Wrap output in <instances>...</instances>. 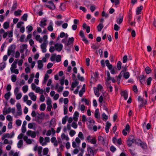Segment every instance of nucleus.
Instances as JSON below:
<instances>
[{
    "label": "nucleus",
    "instance_id": "1",
    "mask_svg": "<svg viewBox=\"0 0 156 156\" xmlns=\"http://www.w3.org/2000/svg\"><path fill=\"white\" fill-rule=\"evenodd\" d=\"M16 48V46L14 44H12L9 48L8 50L7 55L9 56L11 55V53H13L12 55L14 56L15 54V49Z\"/></svg>",
    "mask_w": 156,
    "mask_h": 156
},
{
    "label": "nucleus",
    "instance_id": "2",
    "mask_svg": "<svg viewBox=\"0 0 156 156\" xmlns=\"http://www.w3.org/2000/svg\"><path fill=\"white\" fill-rule=\"evenodd\" d=\"M134 136L133 135H131L129 136L126 142L127 144L129 147H130L134 143Z\"/></svg>",
    "mask_w": 156,
    "mask_h": 156
},
{
    "label": "nucleus",
    "instance_id": "3",
    "mask_svg": "<svg viewBox=\"0 0 156 156\" xmlns=\"http://www.w3.org/2000/svg\"><path fill=\"white\" fill-rule=\"evenodd\" d=\"M47 3L49 5H45V6L47 8L51 10L55 9V6L53 2L51 1H48Z\"/></svg>",
    "mask_w": 156,
    "mask_h": 156
},
{
    "label": "nucleus",
    "instance_id": "4",
    "mask_svg": "<svg viewBox=\"0 0 156 156\" xmlns=\"http://www.w3.org/2000/svg\"><path fill=\"white\" fill-rule=\"evenodd\" d=\"M87 151L88 154H87V156H94V151L92 149L91 147L89 146L87 148Z\"/></svg>",
    "mask_w": 156,
    "mask_h": 156
},
{
    "label": "nucleus",
    "instance_id": "5",
    "mask_svg": "<svg viewBox=\"0 0 156 156\" xmlns=\"http://www.w3.org/2000/svg\"><path fill=\"white\" fill-rule=\"evenodd\" d=\"M17 5L18 3L17 1H16V0H14L13 1V5L11 7V12H12L14 10L16 9L17 7Z\"/></svg>",
    "mask_w": 156,
    "mask_h": 156
},
{
    "label": "nucleus",
    "instance_id": "6",
    "mask_svg": "<svg viewBox=\"0 0 156 156\" xmlns=\"http://www.w3.org/2000/svg\"><path fill=\"white\" fill-rule=\"evenodd\" d=\"M27 134L28 136H31L32 138H34L36 136V133L35 132H32L31 130H28L27 132Z\"/></svg>",
    "mask_w": 156,
    "mask_h": 156
},
{
    "label": "nucleus",
    "instance_id": "7",
    "mask_svg": "<svg viewBox=\"0 0 156 156\" xmlns=\"http://www.w3.org/2000/svg\"><path fill=\"white\" fill-rule=\"evenodd\" d=\"M55 49L58 51H61L62 49L63 46L61 44H58L57 43L55 44Z\"/></svg>",
    "mask_w": 156,
    "mask_h": 156
},
{
    "label": "nucleus",
    "instance_id": "8",
    "mask_svg": "<svg viewBox=\"0 0 156 156\" xmlns=\"http://www.w3.org/2000/svg\"><path fill=\"white\" fill-rule=\"evenodd\" d=\"M47 21V20L45 19L44 18L41 21L39 26L41 27H44L45 26L47 25L46 23Z\"/></svg>",
    "mask_w": 156,
    "mask_h": 156
},
{
    "label": "nucleus",
    "instance_id": "9",
    "mask_svg": "<svg viewBox=\"0 0 156 156\" xmlns=\"http://www.w3.org/2000/svg\"><path fill=\"white\" fill-rule=\"evenodd\" d=\"M123 19V16L122 14L120 13L119 14V18L117 19L116 22L119 25L122 22Z\"/></svg>",
    "mask_w": 156,
    "mask_h": 156
},
{
    "label": "nucleus",
    "instance_id": "10",
    "mask_svg": "<svg viewBox=\"0 0 156 156\" xmlns=\"http://www.w3.org/2000/svg\"><path fill=\"white\" fill-rule=\"evenodd\" d=\"M78 84V82L77 80H75L74 82L72 83L71 87L70 88V90L73 91L74 90V88Z\"/></svg>",
    "mask_w": 156,
    "mask_h": 156
},
{
    "label": "nucleus",
    "instance_id": "11",
    "mask_svg": "<svg viewBox=\"0 0 156 156\" xmlns=\"http://www.w3.org/2000/svg\"><path fill=\"white\" fill-rule=\"evenodd\" d=\"M139 81L141 84H144L145 82V77L143 75H141L139 77Z\"/></svg>",
    "mask_w": 156,
    "mask_h": 156
},
{
    "label": "nucleus",
    "instance_id": "12",
    "mask_svg": "<svg viewBox=\"0 0 156 156\" xmlns=\"http://www.w3.org/2000/svg\"><path fill=\"white\" fill-rule=\"evenodd\" d=\"M79 115V113L78 112L76 111L75 112L73 117V119L75 121H77Z\"/></svg>",
    "mask_w": 156,
    "mask_h": 156
},
{
    "label": "nucleus",
    "instance_id": "13",
    "mask_svg": "<svg viewBox=\"0 0 156 156\" xmlns=\"http://www.w3.org/2000/svg\"><path fill=\"white\" fill-rule=\"evenodd\" d=\"M38 68L39 69H41L43 66L42 60H39L37 61Z\"/></svg>",
    "mask_w": 156,
    "mask_h": 156
},
{
    "label": "nucleus",
    "instance_id": "14",
    "mask_svg": "<svg viewBox=\"0 0 156 156\" xmlns=\"http://www.w3.org/2000/svg\"><path fill=\"white\" fill-rule=\"evenodd\" d=\"M94 116L97 119L100 118V114H99V110L98 108L95 110Z\"/></svg>",
    "mask_w": 156,
    "mask_h": 156
},
{
    "label": "nucleus",
    "instance_id": "15",
    "mask_svg": "<svg viewBox=\"0 0 156 156\" xmlns=\"http://www.w3.org/2000/svg\"><path fill=\"white\" fill-rule=\"evenodd\" d=\"M143 9V6L142 5L140 6L137 8L136 11V14L137 15L140 14L141 13V11Z\"/></svg>",
    "mask_w": 156,
    "mask_h": 156
},
{
    "label": "nucleus",
    "instance_id": "16",
    "mask_svg": "<svg viewBox=\"0 0 156 156\" xmlns=\"http://www.w3.org/2000/svg\"><path fill=\"white\" fill-rule=\"evenodd\" d=\"M53 23L51 21L49 23V25L47 27L48 30L50 31H52L53 30V28L52 27Z\"/></svg>",
    "mask_w": 156,
    "mask_h": 156
},
{
    "label": "nucleus",
    "instance_id": "17",
    "mask_svg": "<svg viewBox=\"0 0 156 156\" xmlns=\"http://www.w3.org/2000/svg\"><path fill=\"white\" fill-rule=\"evenodd\" d=\"M121 95L123 96L125 100H127L128 98V94L125 91H122L121 92Z\"/></svg>",
    "mask_w": 156,
    "mask_h": 156
},
{
    "label": "nucleus",
    "instance_id": "18",
    "mask_svg": "<svg viewBox=\"0 0 156 156\" xmlns=\"http://www.w3.org/2000/svg\"><path fill=\"white\" fill-rule=\"evenodd\" d=\"M5 137H6V138H12L14 136V133L13 131H12V134L11 135L8 133H6L5 134Z\"/></svg>",
    "mask_w": 156,
    "mask_h": 156
},
{
    "label": "nucleus",
    "instance_id": "19",
    "mask_svg": "<svg viewBox=\"0 0 156 156\" xmlns=\"http://www.w3.org/2000/svg\"><path fill=\"white\" fill-rule=\"evenodd\" d=\"M34 78V74L32 73L30 75V77L28 80V83L30 84L31 83L33 79V78Z\"/></svg>",
    "mask_w": 156,
    "mask_h": 156
},
{
    "label": "nucleus",
    "instance_id": "20",
    "mask_svg": "<svg viewBox=\"0 0 156 156\" xmlns=\"http://www.w3.org/2000/svg\"><path fill=\"white\" fill-rule=\"evenodd\" d=\"M145 71L146 74H148L151 72L152 70L149 66H147L145 68Z\"/></svg>",
    "mask_w": 156,
    "mask_h": 156
},
{
    "label": "nucleus",
    "instance_id": "21",
    "mask_svg": "<svg viewBox=\"0 0 156 156\" xmlns=\"http://www.w3.org/2000/svg\"><path fill=\"white\" fill-rule=\"evenodd\" d=\"M12 111V109L10 107H9L8 109H6L5 110L3 111V114L4 115H6L7 114H8L11 112Z\"/></svg>",
    "mask_w": 156,
    "mask_h": 156
},
{
    "label": "nucleus",
    "instance_id": "22",
    "mask_svg": "<svg viewBox=\"0 0 156 156\" xmlns=\"http://www.w3.org/2000/svg\"><path fill=\"white\" fill-rule=\"evenodd\" d=\"M94 76L95 77H93L92 76H91V79H93L94 80H95V81L97 80V79L98 78L99 73L98 72H95L94 73Z\"/></svg>",
    "mask_w": 156,
    "mask_h": 156
},
{
    "label": "nucleus",
    "instance_id": "23",
    "mask_svg": "<svg viewBox=\"0 0 156 156\" xmlns=\"http://www.w3.org/2000/svg\"><path fill=\"white\" fill-rule=\"evenodd\" d=\"M22 11L20 9H18L17 11H15L14 12V14L16 16H20Z\"/></svg>",
    "mask_w": 156,
    "mask_h": 156
},
{
    "label": "nucleus",
    "instance_id": "24",
    "mask_svg": "<svg viewBox=\"0 0 156 156\" xmlns=\"http://www.w3.org/2000/svg\"><path fill=\"white\" fill-rule=\"evenodd\" d=\"M42 117L40 116H37L36 117L35 120L38 123H40L42 122V120L40 119H41Z\"/></svg>",
    "mask_w": 156,
    "mask_h": 156
},
{
    "label": "nucleus",
    "instance_id": "25",
    "mask_svg": "<svg viewBox=\"0 0 156 156\" xmlns=\"http://www.w3.org/2000/svg\"><path fill=\"white\" fill-rule=\"evenodd\" d=\"M104 26L103 23H100L97 26V28L98 31H100L103 28Z\"/></svg>",
    "mask_w": 156,
    "mask_h": 156
},
{
    "label": "nucleus",
    "instance_id": "26",
    "mask_svg": "<svg viewBox=\"0 0 156 156\" xmlns=\"http://www.w3.org/2000/svg\"><path fill=\"white\" fill-rule=\"evenodd\" d=\"M68 119V116L67 115H66L65 117L62 118V123L63 124H65Z\"/></svg>",
    "mask_w": 156,
    "mask_h": 156
},
{
    "label": "nucleus",
    "instance_id": "27",
    "mask_svg": "<svg viewBox=\"0 0 156 156\" xmlns=\"http://www.w3.org/2000/svg\"><path fill=\"white\" fill-rule=\"evenodd\" d=\"M74 41V38L73 37H69V45L72 44V46L73 45V43Z\"/></svg>",
    "mask_w": 156,
    "mask_h": 156
},
{
    "label": "nucleus",
    "instance_id": "28",
    "mask_svg": "<svg viewBox=\"0 0 156 156\" xmlns=\"http://www.w3.org/2000/svg\"><path fill=\"white\" fill-rule=\"evenodd\" d=\"M94 93H95V94L97 97H98L100 95L99 90L98 89H97V88L95 87H94Z\"/></svg>",
    "mask_w": 156,
    "mask_h": 156
},
{
    "label": "nucleus",
    "instance_id": "29",
    "mask_svg": "<svg viewBox=\"0 0 156 156\" xmlns=\"http://www.w3.org/2000/svg\"><path fill=\"white\" fill-rule=\"evenodd\" d=\"M6 66L5 62H2L0 63V70H3L5 67Z\"/></svg>",
    "mask_w": 156,
    "mask_h": 156
},
{
    "label": "nucleus",
    "instance_id": "30",
    "mask_svg": "<svg viewBox=\"0 0 156 156\" xmlns=\"http://www.w3.org/2000/svg\"><path fill=\"white\" fill-rule=\"evenodd\" d=\"M68 37V34H66V37L65 38L62 40V42L64 44H66L67 46L68 45V41L66 43L67 41V38Z\"/></svg>",
    "mask_w": 156,
    "mask_h": 156
},
{
    "label": "nucleus",
    "instance_id": "31",
    "mask_svg": "<svg viewBox=\"0 0 156 156\" xmlns=\"http://www.w3.org/2000/svg\"><path fill=\"white\" fill-rule=\"evenodd\" d=\"M62 139L63 140H66L67 141L68 140V136H66L64 133H62L61 136Z\"/></svg>",
    "mask_w": 156,
    "mask_h": 156
},
{
    "label": "nucleus",
    "instance_id": "32",
    "mask_svg": "<svg viewBox=\"0 0 156 156\" xmlns=\"http://www.w3.org/2000/svg\"><path fill=\"white\" fill-rule=\"evenodd\" d=\"M46 107V105L44 103L41 104L40 108V110L41 111H44L45 110Z\"/></svg>",
    "mask_w": 156,
    "mask_h": 156
},
{
    "label": "nucleus",
    "instance_id": "33",
    "mask_svg": "<svg viewBox=\"0 0 156 156\" xmlns=\"http://www.w3.org/2000/svg\"><path fill=\"white\" fill-rule=\"evenodd\" d=\"M43 138L42 136H40V137H39V142L43 146L45 145L46 144V143L45 142H44L42 143V142H43Z\"/></svg>",
    "mask_w": 156,
    "mask_h": 156
},
{
    "label": "nucleus",
    "instance_id": "34",
    "mask_svg": "<svg viewBox=\"0 0 156 156\" xmlns=\"http://www.w3.org/2000/svg\"><path fill=\"white\" fill-rule=\"evenodd\" d=\"M10 95V92H9L5 94L4 97L6 100H8L9 99Z\"/></svg>",
    "mask_w": 156,
    "mask_h": 156
},
{
    "label": "nucleus",
    "instance_id": "35",
    "mask_svg": "<svg viewBox=\"0 0 156 156\" xmlns=\"http://www.w3.org/2000/svg\"><path fill=\"white\" fill-rule=\"evenodd\" d=\"M141 142L142 141L140 139H135V137H134V142L135 144L139 145L140 144Z\"/></svg>",
    "mask_w": 156,
    "mask_h": 156
},
{
    "label": "nucleus",
    "instance_id": "36",
    "mask_svg": "<svg viewBox=\"0 0 156 156\" xmlns=\"http://www.w3.org/2000/svg\"><path fill=\"white\" fill-rule=\"evenodd\" d=\"M140 145L141 147L144 149H146L147 147V146L146 144L142 142V141Z\"/></svg>",
    "mask_w": 156,
    "mask_h": 156
},
{
    "label": "nucleus",
    "instance_id": "37",
    "mask_svg": "<svg viewBox=\"0 0 156 156\" xmlns=\"http://www.w3.org/2000/svg\"><path fill=\"white\" fill-rule=\"evenodd\" d=\"M102 119L104 121H106L108 119V116L104 113H103L102 115Z\"/></svg>",
    "mask_w": 156,
    "mask_h": 156
},
{
    "label": "nucleus",
    "instance_id": "38",
    "mask_svg": "<svg viewBox=\"0 0 156 156\" xmlns=\"http://www.w3.org/2000/svg\"><path fill=\"white\" fill-rule=\"evenodd\" d=\"M9 26V23L7 22H5L3 24V27L6 29L8 28Z\"/></svg>",
    "mask_w": 156,
    "mask_h": 156
},
{
    "label": "nucleus",
    "instance_id": "39",
    "mask_svg": "<svg viewBox=\"0 0 156 156\" xmlns=\"http://www.w3.org/2000/svg\"><path fill=\"white\" fill-rule=\"evenodd\" d=\"M23 145V141L22 140H20L17 143V147L19 148H20Z\"/></svg>",
    "mask_w": 156,
    "mask_h": 156
},
{
    "label": "nucleus",
    "instance_id": "40",
    "mask_svg": "<svg viewBox=\"0 0 156 156\" xmlns=\"http://www.w3.org/2000/svg\"><path fill=\"white\" fill-rule=\"evenodd\" d=\"M130 76L128 72H126L123 74V77L126 79H128Z\"/></svg>",
    "mask_w": 156,
    "mask_h": 156
},
{
    "label": "nucleus",
    "instance_id": "41",
    "mask_svg": "<svg viewBox=\"0 0 156 156\" xmlns=\"http://www.w3.org/2000/svg\"><path fill=\"white\" fill-rule=\"evenodd\" d=\"M27 13L24 14L21 17V19L24 21H26L27 20Z\"/></svg>",
    "mask_w": 156,
    "mask_h": 156
},
{
    "label": "nucleus",
    "instance_id": "42",
    "mask_svg": "<svg viewBox=\"0 0 156 156\" xmlns=\"http://www.w3.org/2000/svg\"><path fill=\"white\" fill-rule=\"evenodd\" d=\"M122 63L120 61H119L117 64V66L119 70H120L121 69Z\"/></svg>",
    "mask_w": 156,
    "mask_h": 156
},
{
    "label": "nucleus",
    "instance_id": "43",
    "mask_svg": "<svg viewBox=\"0 0 156 156\" xmlns=\"http://www.w3.org/2000/svg\"><path fill=\"white\" fill-rule=\"evenodd\" d=\"M16 80V75L13 74L11 76V80L12 82H15Z\"/></svg>",
    "mask_w": 156,
    "mask_h": 156
},
{
    "label": "nucleus",
    "instance_id": "44",
    "mask_svg": "<svg viewBox=\"0 0 156 156\" xmlns=\"http://www.w3.org/2000/svg\"><path fill=\"white\" fill-rule=\"evenodd\" d=\"M28 87L27 85H25L23 87L22 89L24 93L27 92L28 90Z\"/></svg>",
    "mask_w": 156,
    "mask_h": 156
},
{
    "label": "nucleus",
    "instance_id": "45",
    "mask_svg": "<svg viewBox=\"0 0 156 156\" xmlns=\"http://www.w3.org/2000/svg\"><path fill=\"white\" fill-rule=\"evenodd\" d=\"M76 134V132L73 130H71L69 132V134L71 137L73 136Z\"/></svg>",
    "mask_w": 156,
    "mask_h": 156
},
{
    "label": "nucleus",
    "instance_id": "46",
    "mask_svg": "<svg viewBox=\"0 0 156 156\" xmlns=\"http://www.w3.org/2000/svg\"><path fill=\"white\" fill-rule=\"evenodd\" d=\"M48 152V148H44L43 151V154L44 155H47Z\"/></svg>",
    "mask_w": 156,
    "mask_h": 156
},
{
    "label": "nucleus",
    "instance_id": "47",
    "mask_svg": "<svg viewBox=\"0 0 156 156\" xmlns=\"http://www.w3.org/2000/svg\"><path fill=\"white\" fill-rule=\"evenodd\" d=\"M71 126L74 129H76L77 127V124L76 122H73L71 125Z\"/></svg>",
    "mask_w": 156,
    "mask_h": 156
},
{
    "label": "nucleus",
    "instance_id": "48",
    "mask_svg": "<svg viewBox=\"0 0 156 156\" xmlns=\"http://www.w3.org/2000/svg\"><path fill=\"white\" fill-rule=\"evenodd\" d=\"M97 142V140L95 137L93 138L90 141V142L93 144H95Z\"/></svg>",
    "mask_w": 156,
    "mask_h": 156
},
{
    "label": "nucleus",
    "instance_id": "49",
    "mask_svg": "<svg viewBox=\"0 0 156 156\" xmlns=\"http://www.w3.org/2000/svg\"><path fill=\"white\" fill-rule=\"evenodd\" d=\"M77 77L78 79L81 81H83L84 80V77L83 76H81L79 74L77 75Z\"/></svg>",
    "mask_w": 156,
    "mask_h": 156
},
{
    "label": "nucleus",
    "instance_id": "50",
    "mask_svg": "<svg viewBox=\"0 0 156 156\" xmlns=\"http://www.w3.org/2000/svg\"><path fill=\"white\" fill-rule=\"evenodd\" d=\"M107 76L108 78L106 80V81L108 82L110 80H111L112 79V77L110 76V74L109 71L107 72Z\"/></svg>",
    "mask_w": 156,
    "mask_h": 156
},
{
    "label": "nucleus",
    "instance_id": "51",
    "mask_svg": "<svg viewBox=\"0 0 156 156\" xmlns=\"http://www.w3.org/2000/svg\"><path fill=\"white\" fill-rule=\"evenodd\" d=\"M152 80V78L151 77H149L147 80V85H149L151 84V82Z\"/></svg>",
    "mask_w": 156,
    "mask_h": 156
},
{
    "label": "nucleus",
    "instance_id": "52",
    "mask_svg": "<svg viewBox=\"0 0 156 156\" xmlns=\"http://www.w3.org/2000/svg\"><path fill=\"white\" fill-rule=\"evenodd\" d=\"M56 60L57 62H59L61 60V56L60 55H58L56 57Z\"/></svg>",
    "mask_w": 156,
    "mask_h": 156
},
{
    "label": "nucleus",
    "instance_id": "53",
    "mask_svg": "<svg viewBox=\"0 0 156 156\" xmlns=\"http://www.w3.org/2000/svg\"><path fill=\"white\" fill-rule=\"evenodd\" d=\"M56 57V54H53L52 55L51 58L50 60H51L52 61H55V58Z\"/></svg>",
    "mask_w": 156,
    "mask_h": 156
},
{
    "label": "nucleus",
    "instance_id": "54",
    "mask_svg": "<svg viewBox=\"0 0 156 156\" xmlns=\"http://www.w3.org/2000/svg\"><path fill=\"white\" fill-rule=\"evenodd\" d=\"M63 22L62 21H58L55 22V24L57 26H60Z\"/></svg>",
    "mask_w": 156,
    "mask_h": 156
},
{
    "label": "nucleus",
    "instance_id": "55",
    "mask_svg": "<svg viewBox=\"0 0 156 156\" xmlns=\"http://www.w3.org/2000/svg\"><path fill=\"white\" fill-rule=\"evenodd\" d=\"M26 28L27 29L29 33L31 31L33 30V27L32 26H27Z\"/></svg>",
    "mask_w": 156,
    "mask_h": 156
},
{
    "label": "nucleus",
    "instance_id": "56",
    "mask_svg": "<svg viewBox=\"0 0 156 156\" xmlns=\"http://www.w3.org/2000/svg\"><path fill=\"white\" fill-rule=\"evenodd\" d=\"M133 90L136 93H137L138 90L136 85H134L133 86Z\"/></svg>",
    "mask_w": 156,
    "mask_h": 156
},
{
    "label": "nucleus",
    "instance_id": "57",
    "mask_svg": "<svg viewBox=\"0 0 156 156\" xmlns=\"http://www.w3.org/2000/svg\"><path fill=\"white\" fill-rule=\"evenodd\" d=\"M11 71L12 73H14L16 74H18L19 73V70L17 69H11Z\"/></svg>",
    "mask_w": 156,
    "mask_h": 156
},
{
    "label": "nucleus",
    "instance_id": "58",
    "mask_svg": "<svg viewBox=\"0 0 156 156\" xmlns=\"http://www.w3.org/2000/svg\"><path fill=\"white\" fill-rule=\"evenodd\" d=\"M21 123L22 122L20 120L17 119L16 121V124L18 126H20L21 125Z\"/></svg>",
    "mask_w": 156,
    "mask_h": 156
},
{
    "label": "nucleus",
    "instance_id": "59",
    "mask_svg": "<svg viewBox=\"0 0 156 156\" xmlns=\"http://www.w3.org/2000/svg\"><path fill=\"white\" fill-rule=\"evenodd\" d=\"M46 104L48 105H51V101L50 98H48V100L47 101Z\"/></svg>",
    "mask_w": 156,
    "mask_h": 156
},
{
    "label": "nucleus",
    "instance_id": "60",
    "mask_svg": "<svg viewBox=\"0 0 156 156\" xmlns=\"http://www.w3.org/2000/svg\"><path fill=\"white\" fill-rule=\"evenodd\" d=\"M42 150V147L41 146H39L37 148L38 154H41Z\"/></svg>",
    "mask_w": 156,
    "mask_h": 156
},
{
    "label": "nucleus",
    "instance_id": "61",
    "mask_svg": "<svg viewBox=\"0 0 156 156\" xmlns=\"http://www.w3.org/2000/svg\"><path fill=\"white\" fill-rule=\"evenodd\" d=\"M98 140L99 142H104V139L102 136H99L98 137Z\"/></svg>",
    "mask_w": 156,
    "mask_h": 156
},
{
    "label": "nucleus",
    "instance_id": "62",
    "mask_svg": "<svg viewBox=\"0 0 156 156\" xmlns=\"http://www.w3.org/2000/svg\"><path fill=\"white\" fill-rule=\"evenodd\" d=\"M24 24V22L20 21L19 22L17 25V28H20L22 26V25Z\"/></svg>",
    "mask_w": 156,
    "mask_h": 156
},
{
    "label": "nucleus",
    "instance_id": "63",
    "mask_svg": "<svg viewBox=\"0 0 156 156\" xmlns=\"http://www.w3.org/2000/svg\"><path fill=\"white\" fill-rule=\"evenodd\" d=\"M78 136L82 140L84 139L83 134L81 132H80L79 133Z\"/></svg>",
    "mask_w": 156,
    "mask_h": 156
},
{
    "label": "nucleus",
    "instance_id": "64",
    "mask_svg": "<svg viewBox=\"0 0 156 156\" xmlns=\"http://www.w3.org/2000/svg\"><path fill=\"white\" fill-rule=\"evenodd\" d=\"M91 48L94 50L97 49L99 47L95 45L94 44H93L91 46Z\"/></svg>",
    "mask_w": 156,
    "mask_h": 156
}]
</instances>
